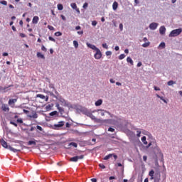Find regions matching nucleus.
<instances>
[{
  "instance_id": "obj_18",
  "label": "nucleus",
  "mask_w": 182,
  "mask_h": 182,
  "mask_svg": "<svg viewBox=\"0 0 182 182\" xmlns=\"http://www.w3.org/2000/svg\"><path fill=\"white\" fill-rule=\"evenodd\" d=\"M28 146H36V141H29Z\"/></svg>"
},
{
  "instance_id": "obj_43",
  "label": "nucleus",
  "mask_w": 182,
  "mask_h": 182,
  "mask_svg": "<svg viewBox=\"0 0 182 182\" xmlns=\"http://www.w3.org/2000/svg\"><path fill=\"white\" fill-rule=\"evenodd\" d=\"M10 124H13V126H14L15 127H18V124L14 122V121H11Z\"/></svg>"
},
{
  "instance_id": "obj_14",
  "label": "nucleus",
  "mask_w": 182,
  "mask_h": 182,
  "mask_svg": "<svg viewBox=\"0 0 182 182\" xmlns=\"http://www.w3.org/2000/svg\"><path fill=\"white\" fill-rule=\"evenodd\" d=\"M32 22H33V23H34V24L36 25V23H38V22H39V17H38V16H34V17L33 18Z\"/></svg>"
},
{
  "instance_id": "obj_62",
  "label": "nucleus",
  "mask_w": 182,
  "mask_h": 182,
  "mask_svg": "<svg viewBox=\"0 0 182 182\" xmlns=\"http://www.w3.org/2000/svg\"><path fill=\"white\" fill-rule=\"evenodd\" d=\"M91 181L92 182H97V179L93 178L91 179Z\"/></svg>"
},
{
  "instance_id": "obj_33",
  "label": "nucleus",
  "mask_w": 182,
  "mask_h": 182,
  "mask_svg": "<svg viewBox=\"0 0 182 182\" xmlns=\"http://www.w3.org/2000/svg\"><path fill=\"white\" fill-rule=\"evenodd\" d=\"M58 11H62L63 9V5L62 4H58Z\"/></svg>"
},
{
  "instance_id": "obj_53",
  "label": "nucleus",
  "mask_w": 182,
  "mask_h": 182,
  "mask_svg": "<svg viewBox=\"0 0 182 182\" xmlns=\"http://www.w3.org/2000/svg\"><path fill=\"white\" fill-rule=\"evenodd\" d=\"M99 166L100 168H106V166L103 164H100Z\"/></svg>"
},
{
  "instance_id": "obj_46",
  "label": "nucleus",
  "mask_w": 182,
  "mask_h": 182,
  "mask_svg": "<svg viewBox=\"0 0 182 182\" xmlns=\"http://www.w3.org/2000/svg\"><path fill=\"white\" fill-rule=\"evenodd\" d=\"M87 6H89V4L85 3V4H83V6H82V8H83L84 9H86L87 8Z\"/></svg>"
},
{
  "instance_id": "obj_4",
  "label": "nucleus",
  "mask_w": 182,
  "mask_h": 182,
  "mask_svg": "<svg viewBox=\"0 0 182 182\" xmlns=\"http://www.w3.org/2000/svg\"><path fill=\"white\" fill-rule=\"evenodd\" d=\"M149 176H151L150 180H154V182H156V178H159L160 180V173H156L154 177V171L151 170L149 173Z\"/></svg>"
},
{
  "instance_id": "obj_55",
  "label": "nucleus",
  "mask_w": 182,
  "mask_h": 182,
  "mask_svg": "<svg viewBox=\"0 0 182 182\" xmlns=\"http://www.w3.org/2000/svg\"><path fill=\"white\" fill-rule=\"evenodd\" d=\"M49 87H50V89H53V90H55V85H53V84H50V85H49Z\"/></svg>"
},
{
  "instance_id": "obj_39",
  "label": "nucleus",
  "mask_w": 182,
  "mask_h": 182,
  "mask_svg": "<svg viewBox=\"0 0 182 182\" xmlns=\"http://www.w3.org/2000/svg\"><path fill=\"white\" fill-rule=\"evenodd\" d=\"M102 48H104V49H109V46H107V43H102Z\"/></svg>"
},
{
  "instance_id": "obj_5",
  "label": "nucleus",
  "mask_w": 182,
  "mask_h": 182,
  "mask_svg": "<svg viewBox=\"0 0 182 182\" xmlns=\"http://www.w3.org/2000/svg\"><path fill=\"white\" fill-rule=\"evenodd\" d=\"M102 51H100V50L98 49V50L96 51V53H95L94 58H95V59L99 60V59H100V58H102Z\"/></svg>"
},
{
  "instance_id": "obj_3",
  "label": "nucleus",
  "mask_w": 182,
  "mask_h": 182,
  "mask_svg": "<svg viewBox=\"0 0 182 182\" xmlns=\"http://www.w3.org/2000/svg\"><path fill=\"white\" fill-rule=\"evenodd\" d=\"M181 32H182L181 28H177V29H175V30H173L172 31H171L168 36H169V38H174L176 36H178V35H180V33H181Z\"/></svg>"
},
{
  "instance_id": "obj_59",
  "label": "nucleus",
  "mask_w": 182,
  "mask_h": 182,
  "mask_svg": "<svg viewBox=\"0 0 182 182\" xmlns=\"http://www.w3.org/2000/svg\"><path fill=\"white\" fill-rule=\"evenodd\" d=\"M95 122H96L97 123H100L101 119L96 118L95 120Z\"/></svg>"
},
{
  "instance_id": "obj_50",
  "label": "nucleus",
  "mask_w": 182,
  "mask_h": 182,
  "mask_svg": "<svg viewBox=\"0 0 182 182\" xmlns=\"http://www.w3.org/2000/svg\"><path fill=\"white\" fill-rule=\"evenodd\" d=\"M17 123H20V124H22V123H23V120H22V119H18Z\"/></svg>"
},
{
  "instance_id": "obj_51",
  "label": "nucleus",
  "mask_w": 182,
  "mask_h": 182,
  "mask_svg": "<svg viewBox=\"0 0 182 182\" xmlns=\"http://www.w3.org/2000/svg\"><path fill=\"white\" fill-rule=\"evenodd\" d=\"M134 6H137V5H139V4H140V1H139V0H134Z\"/></svg>"
},
{
  "instance_id": "obj_17",
  "label": "nucleus",
  "mask_w": 182,
  "mask_h": 182,
  "mask_svg": "<svg viewBox=\"0 0 182 182\" xmlns=\"http://www.w3.org/2000/svg\"><path fill=\"white\" fill-rule=\"evenodd\" d=\"M119 6V4L117 3V1H114L112 4V9L114 11H116V9H117V7Z\"/></svg>"
},
{
  "instance_id": "obj_44",
  "label": "nucleus",
  "mask_w": 182,
  "mask_h": 182,
  "mask_svg": "<svg viewBox=\"0 0 182 182\" xmlns=\"http://www.w3.org/2000/svg\"><path fill=\"white\" fill-rule=\"evenodd\" d=\"M106 56H112V51H107L105 53Z\"/></svg>"
},
{
  "instance_id": "obj_52",
  "label": "nucleus",
  "mask_w": 182,
  "mask_h": 182,
  "mask_svg": "<svg viewBox=\"0 0 182 182\" xmlns=\"http://www.w3.org/2000/svg\"><path fill=\"white\" fill-rule=\"evenodd\" d=\"M92 26H96V25H97V21H92Z\"/></svg>"
},
{
  "instance_id": "obj_20",
  "label": "nucleus",
  "mask_w": 182,
  "mask_h": 182,
  "mask_svg": "<svg viewBox=\"0 0 182 182\" xmlns=\"http://www.w3.org/2000/svg\"><path fill=\"white\" fill-rule=\"evenodd\" d=\"M156 97H158V99H160L161 100H162V102H164V103H167V101L164 99V97L159 95V94H156Z\"/></svg>"
},
{
  "instance_id": "obj_36",
  "label": "nucleus",
  "mask_w": 182,
  "mask_h": 182,
  "mask_svg": "<svg viewBox=\"0 0 182 182\" xmlns=\"http://www.w3.org/2000/svg\"><path fill=\"white\" fill-rule=\"evenodd\" d=\"M55 36H62V33L60 31H57L55 33Z\"/></svg>"
},
{
  "instance_id": "obj_56",
  "label": "nucleus",
  "mask_w": 182,
  "mask_h": 182,
  "mask_svg": "<svg viewBox=\"0 0 182 182\" xmlns=\"http://www.w3.org/2000/svg\"><path fill=\"white\" fill-rule=\"evenodd\" d=\"M154 89L156 91H160V88L159 87H157V86H154Z\"/></svg>"
},
{
  "instance_id": "obj_48",
  "label": "nucleus",
  "mask_w": 182,
  "mask_h": 182,
  "mask_svg": "<svg viewBox=\"0 0 182 182\" xmlns=\"http://www.w3.org/2000/svg\"><path fill=\"white\" fill-rule=\"evenodd\" d=\"M48 39H49V41H51L52 42H56V40H55V38H53L52 36H49Z\"/></svg>"
},
{
  "instance_id": "obj_54",
  "label": "nucleus",
  "mask_w": 182,
  "mask_h": 182,
  "mask_svg": "<svg viewBox=\"0 0 182 182\" xmlns=\"http://www.w3.org/2000/svg\"><path fill=\"white\" fill-rule=\"evenodd\" d=\"M108 132H111L112 133H113V132H114V129L109 127V128H108Z\"/></svg>"
},
{
  "instance_id": "obj_11",
  "label": "nucleus",
  "mask_w": 182,
  "mask_h": 182,
  "mask_svg": "<svg viewBox=\"0 0 182 182\" xmlns=\"http://www.w3.org/2000/svg\"><path fill=\"white\" fill-rule=\"evenodd\" d=\"M87 46L88 48H90V49H92V50H95V52H96L97 50H99V48H98L97 47H96V46L92 45V44H91V43H87Z\"/></svg>"
},
{
  "instance_id": "obj_19",
  "label": "nucleus",
  "mask_w": 182,
  "mask_h": 182,
  "mask_svg": "<svg viewBox=\"0 0 182 182\" xmlns=\"http://www.w3.org/2000/svg\"><path fill=\"white\" fill-rule=\"evenodd\" d=\"M9 87H11V85L8 87H1L0 89L1 90H4V92H8V90H9Z\"/></svg>"
},
{
  "instance_id": "obj_60",
  "label": "nucleus",
  "mask_w": 182,
  "mask_h": 182,
  "mask_svg": "<svg viewBox=\"0 0 182 182\" xmlns=\"http://www.w3.org/2000/svg\"><path fill=\"white\" fill-rule=\"evenodd\" d=\"M112 157H114V160H117V155L113 154Z\"/></svg>"
},
{
  "instance_id": "obj_47",
  "label": "nucleus",
  "mask_w": 182,
  "mask_h": 182,
  "mask_svg": "<svg viewBox=\"0 0 182 182\" xmlns=\"http://www.w3.org/2000/svg\"><path fill=\"white\" fill-rule=\"evenodd\" d=\"M48 28L50 30V31H55V28L52 26H48Z\"/></svg>"
},
{
  "instance_id": "obj_21",
  "label": "nucleus",
  "mask_w": 182,
  "mask_h": 182,
  "mask_svg": "<svg viewBox=\"0 0 182 182\" xmlns=\"http://www.w3.org/2000/svg\"><path fill=\"white\" fill-rule=\"evenodd\" d=\"M102 103H103V100H98L95 102V106H102Z\"/></svg>"
},
{
  "instance_id": "obj_42",
  "label": "nucleus",
  "mask_w": 182,
  "mask_h": 182,
  "mask_svg": "<svg viewBox=\"0 0 182 182\" xmlns=\"http://www.w3.org/2000/svg\"><path fill=\"white\" fill-rule=\"evenodd\" d=\"M150 45V43H144L142 46L143 48H147Z\"/></svg>"
},
{
  "instance_id": "obj_64",
  "label": "nucleus",
  "mask_w": 182,
  "mask_h": 182,
  "mask_svg": "<svg viewBox=\"0 0 182 182\" xmlns=\"http://www.w3.org/2000/svg\"><path fill=\"white\" fill-rule=\"evenodd\" d=\"M65 127H70V124H69V122H67L65 124Z\"/></svg>"
},
{
  "instance_id": "obj_6",
  "label": "nucleus",
  "mask_w": 182,
  "mask_h": 182,
  "mask_svg": "<svg viewBox=\"0 0 182 182\" xmlns=\"http://www.w3.org/2000/svg\"><path fill=\"white\" fill-rule=\"evenodd\" d=\"M65 126V122H59L58 124H54V129L56 130L59 129V127H63Z\"/></svg>"
},
{
  "instance_id": "obj_23",
  "label": "nucleus",
  "mask_w": 182,
  "mask_h": 182,
  "mask_svg": "<svg viewBox=\"0 0 182 182\" xmlns=\"http://www.w3.org/2000/svg\"><path fill=\"white\" fill-rule=\"evenodd\" d=\"M77 160H78L77 156H73V157L70 158V161L76 163V161H77Z\"/></svg>"
},
{
  "instance_id": "obj_61",
  "label": "nucleus",
  "mask_w": 182,
  "mask_h": 182,
  "mask_svg": "<svg viewBox=\"0 0 182 182\" xmlns=\"http://www.w3.org/2000/svg\"><path fill=\"white\" fill-rule=\"evenodd\" d=\"M80 29H81V27L80 26L75 27L76 31H80Z\"/></svg>"
},
{
  "instance_id": "obj_12",
  "label": "nucleus",
  "mask_w": 182,
  "mask_h": 182,
  "mask_svg": "<svg viewBox=\"0 0 182 182\" xmlns=\"http://www.w3.org/2000/svg\"><path fill=\"white\" fill-rule=\"evenodd\" d=\"M1 109L3 112H9V107H8V105L6 104H2Z\"/></svg>"
},
{
  "instance_id": "obj_37",
  "label": "nucleus",
  "mask_w": 182,
  "mask_h": 182,
  "mask_svg": "<svg viewBox=\"0 0 182 182\" xmlns=\"http://www.w3.org/2000/svg\"><path fill=\"white\" fill-rule=\"evenodd\" d=\"M70 146H73V147H77V144H76V142H71Z\"/></svg>"
},
{
  "instance_id": "obj_57",
  "label": "nucleus",
  "mask_w": 182,
  "mask_h": 182,
  "mask_svg": "<svg viewBox=\"0 0 182 182\" xmlns=\"http://www.w3.org/2000/svg\"><path fill=\"white\" fill-rule=\"evenodd\" d=\"M119 29L121 31H123V23L119 24Z\"/></svg>"
},
{
  "instance_id": "obj_10",
  "label": "nucleus",
  "mask_w": 182,
  "mask_h": 182,
  "mask_svg": "<svg viewBox=\"0 0 182 182\" xmlns=\"http://www.w3.org/2000/svg\"><path fill=\"white\" fill-rule=\"evenodd\" d=\"M0 143H1V146H2V147H4V149H9V146H10L8 145V143H6V141H5V140L1 139L0 140Z\"/></svg>"
},
{
  "instance_id": "obj_28",
  "label": "nucleus",
  "mask_w": 182,
  "mask_h": 182,
  "mask_svg": "<svg viewBox=\"0 0 182 182\" xmlns=\"http://www.w3.org/2000/svg\"><path fill=\"white\" fill-rule=\"evenodd\" d=\"M168 86H173V85H176V82L173 80H170L167 82Z\"/></svg>"
},
{
  "instance_id": "obj_1",
  "label": "nucleus",
  "mask_w": 182,
  "mask_h": 182,
  "mask_svg": "<svg viewBox=\"0 0 182 182\" xmlns=\"http://www.w3.org/2000/svg\"><path fill=\"white\" fill-rule=\"evenodd\" d=\"M77 110H79V112H81V113H82L83 114H85V116H87L88 117L92 119V120H96V117H95V115H93L92 112H90V111H89V109H87V108L80 107L77 109Z\"/></svg>"
},
{
  "instance_id": "obj_34",
  "label": "nucleus",
  "mask_w": 182,
  "mask_h": 182,
  "mask_svg": "<svg viewBox=\"0 0 182 182\" xmlns=\"http://www.w3.org/2000/svg\"><path fill=\"white\" fill-rule=\"evenodd\" d=\"M37 97H39L40 99H46L45 95H41V94H38Z\"/></svg>"
},
{
  "instance_id": "obj_2",
  "label": "nucleus",
  "mask_w": 182,
  "mask_h": 182,
  "mask_svg": "<svg viewBox=\"0 0 182 182\" xmlns=\"http://www.w3.org/2000/svg\"><path fill=\"white\" fill-rule=\"evenodd\" d=\"M57 99L58 102H60L61 106H64L65 107H72V105L62 97H59Z\"/></svg>"
},
{
  "instance_id": "obj_35",
  "label": "nucleus",
  "mask_w": 182,
  "mask_h": 182,
  "mask_svg": "<svg viewBox=\"0 0 182 182\" xmlns=\"http://www.w3.org/2000/svg\"><path fill=\"white\" fill-rule=\"evenodd\" d=\"M124 58H126V55H125L124 54H121V55L119 56V60H122L124 59Z\"/></svg>"
},
{
  "instance_id": "obj_45",
  "label": "nucleus",
  "mask_w": 182,
  "mask_h": 182,
  "mask_svg": "<svg viewBox=\"0 0 182 182\" xmlns=\"http://www.w3.org/2000/svg\"><path fill=\"white\" fill-rule=\"evenodd\" d=\"M141 134V132L139 131V129H137L136 131V136L137 137H140Z\"/></svg>"
},
{
  "instance_id": "obj_58",
  "label": "nucleus",
  "mask_w": 182,
  "mask_h": 182,
  "mask_svg": "<svg viewBox=\"0 0 182 182\" xmlns=\"http://www.w3.org/2000/svg\"><path fill=\"white\" fill-rule=\"evenodd\" d=\"M20 36H21V38H26V35H25L23 33H20Z\"/></svg>"
},
{
  "instance_id": "obj_63",
  "label": "nucleus",
  "mask_w": 182,
  "mask_h": 182,
  "mask_svg": "<svg viewBox=\"0 0 182 182\" xmlns=\"http://www.w3.org/2000/svg\"><path fill=\"white\" fill-rule=\"evenodd\" d=\"M143 160H144V161H147V156H143Z\"/></svg>"
},
{
  "instance_id": "obj_30",
  "label": "nucleus",
  "mask_w": 182,
  "mask_h": 182,
  "mask_svg": "<svg viewBox=\"0 0 182 182\" xmlns=\"http://www.w3.org/2000/svg\"><path fill=\"white\" fill-rule=\"evenodd\" d=\"M159 48L164 49V48H166V43H164V42L161 43L159 45Z\"/></svg>"
},
{
  "instance_id": "obj_15",
  "label": "nucleus",
  "mask_w": 182,
  "mask_h": 182,
  "mask_svg": "<svg viewBox=\"0 0 182 182\" xmlns=\"http://www.w3.org/2000/svg\"><path fill=\"white\" fill-rule=\"evenodd\" d=\"M9 150H10L11 151H13L14 153H18V151H21V150L14 149V147L11 146H9Z\"/></svg>"
},
{
  "instance_id": "obj_27",
  "label": "nucleus",
  "mask_w": 182,
  "mask_h": 182,
  "mask_svg": "<svg viewBox=\"0 0 182 182\" xmlns=\"http://www.w3.org/2000/svg\"><path fill=\"white\" fill-rule=\"evenodd\" d=\"M141 141H142V143H144V144L147 145V141H146V136L141 137Z\"/></svg>"
},
{
  "instance_id": "obj_26",
  "label": "nucleus",
  "mask_w": 182,
  "mask_h": 182,
  "mask_svg": "<svg viewBox=\"0 0 182 182\" xmlns=\"http://www.w3.org/2000/svg\"><path fill=\"white\" fill-rule=\"evenodd\" d=\"M111 157H113V154H109L105 156L104 160H109V159H111Z\"/></svg>"
},
{
  "instance_id": "obj_32",
  "label": "nucleus",
  "mask_w": 182,
  "mask_h": 182,
  "mask_svg": "<svg viewBox=\"0 0 182 182\" xmlns=\"http://www.w3.org/2000/svg\"><path fill=\"white\" fill-rule=\"evenodd\" d=\"M70 6H71V8H73V9H76V8H77V6L76 5L75 3H72L70 4Z\"/></svg>"
},
{
  "instance_id": "obj_38",
  "label": "nucleus",
  "mask_w": 182,
  "mask_h": 182,
  "mask_svg": "<svg viewBox=\"0 0 182 182\" xmlns=\"http://www.w3.org/2000/svg\"><path fill=\"white\" fill-rule=\"evenodd\" d=\"M0 4H1V5H5V6L8 5V2L5 0L1 1Z\"/></svg>"
},
{
  "instance_id": "obj_24",
  "label": "nucleus",
  "mask_w": 182,
  "mask_h": 182,
  "mask_svg": "<svg viewBox=\"0 0 182 182\" xmlns=\"http://www.w3.org/2000/svg\"><path fill=\"white\" fill-rule=\"evenodd\" d=\"M127 62L128 63H130V65H133L134 62H133V60L132 59V58L130 57H127Z\"/></svg>"
},
{
  "instance_id": "obj_49",
  "label": "nucleus",
  "mask_w": 182,
  "mask_h": 182,
  "mask_svg": "<svg viewBox=\"0 0 182 182\" xmlns=\"http://www.w3.org/2000/svg\"><path fill=\"white\" fill-rule=\"evenodd\" d=\"M41 50H43V52H46L48 50V49L45 48V46H42Z\"/></svg>"
},
{
  "instance_id": "obj_16",
  "label": "nucleus",
  "mask_w": 182,
  "mask_h": 182,
  "mask_svg": "<svg viewBox=\"0 0 182 182\" xmlns=\"http://www.w3.org/2000/svg\"><path fill=\"white\" fill-rule=\"evenodd\" d=\"M97 112H100L101 116H105V113H108V114H110V112L105 111L103 109H97Z\"/></svg>"
},
{
  "instance_id": "obj_22",
  "label": "nucleus",
  "mask_w": 182,
  "mask_h": 182,
  "mask_svg": "<svg viewBox=\"0 0 182 182\" xmlns=\"http://www.w3.org/2000/svg\"><path fill=\"white\" fill-rule=\"evenodd\" d=\"M37 58H40L41 59H45V55L43 54H41V53H37Z\"/></svg>"
},
{
  "instance_id": "obj_13",
  "label": "nucleus",
  "mask_w": 182,
  "mask_h": 182,
  "mask_svg": "<svg viewBox=\"0 0 182 182\" xmlns=\"http://www.w3.org/2000/svg\"><path fill=\"white\" fill-rule=\"evenodd\" d=\"M159 33L160 35H165L166 34V27L162 26L159 28Z\"/></svg>"
},
{
  "instance_id": "obj_41",
  "label": "nucleus",
  "mask_w": 182,
  "mask_h": 182,
  "mask_svg": "<svg viewBox=\"0 0 182 182\" xmlns=\"http://www.w3.org/2000/svg\"><path fill=\"white\" fill-rule=\"evenodd\" d=\"M36 129L38 130H39L40 132H43V129L42 128V127L39 126V125H37L36 126Z\"/></svg>"
},
{
  "instance_id": "obj_40",
  "label": "nucleus",
  "mask_w": 182,
  "mask_h": 182,
  "mask_svg": "<svg viewBox=\"0 0 182 182\" xmlns=\"http://www.w3.org/2000/svg\"><path fill=\"white\" fill-rule=\"evenodd\" d=\"M84 157H85L84 155L77 156V160H82V159H84Z\"/></svg>"
},
{
  "instance_id": "obj_8",
  "label": "nucleus",
  "mask_w": 182,
  "mask_h": 182,
  "mask_svg": "<svg viewBox=\"0 0 182 182\" xmlns=\"http://www.w3.org/2000/svg\"><path fill=\"white\" fill-rule=\"evenodd\" d=\"M16 102H18V99H10L9 100V105L11 106V107H14Z\"/></svg>"
},
{
  "instance_id": "obj_29",
  "label": "nucleus",
  "mask_w": 182,
  "mask_h": 182,
  "mask_svg": "<svg viewBox=\"0 0 182 182\" xmlns=\"http://www.w3.org/2000/svg\"><path fill=\"white\" fill-rule=\"evenodd\" d=\"M56 114H58V111H53L49 114V116L53 117V116H56Z\"/></svg>"
},
{
  "instance_id": "obj_9",
  "label": "nucleus",
  "mask_w": 182,
  "mask_h": 182,
  "mask_svg": "<svg viewBox=\"0 0 182 182\" xmlns=\"http://www.w3.org/2000/svg\"><path fill=\"white\" fill-rule=\"evenodd\" d=\"M55 107H57L58 112H60V114H63V113H65V109L60 107V105H59V103H55Z\"/></svg>"
},
{
  "instance_id": "obj_31",
  "label": "nucleus",
  "mask_w": 182,
  "mask_h": 182,
  "mask_svg": "<svg viewBox=\"0 0 182 182\" xmlns=\"http://www.w3.org/2000/svg\"><path fill=\"white\" fill-rule=\"evenodd\" d=\"M73 45L75 48H77L79 47V43H77V41H73Z\"/></svg>"
},
{
  "instance_id": "obj_7",
  "label": "nucleus",
  "mask_w": 182,
  "mask_h": 182,
  "mask_svg": "<svg viewBox=\"0 0 182 182\" xmlns=\"http://www.w3.org/2000/svg\"><path fill=\"white\" fill-rule=\"evenodd\" d=\"M157 26H159V23H151L149 25V29H151V31H156V29H157Z\"/></svg>"
},
{
  "instance_id": "obj_25",
  "label": "nucleus",
  "mask_w": 182,
  "mask_h": 182,
  "mask_svg": "<svg viewBox=\"0 0 182 182\" xmlns=\"http://www.w3.org/2000/svg\"><path fill=\"white\" fill-rule=\"evenodd\" d=\"M28 117L32 119H38V114L36 112H34L33 114L29 115Z\"/></svg>"
}]
</instances>
